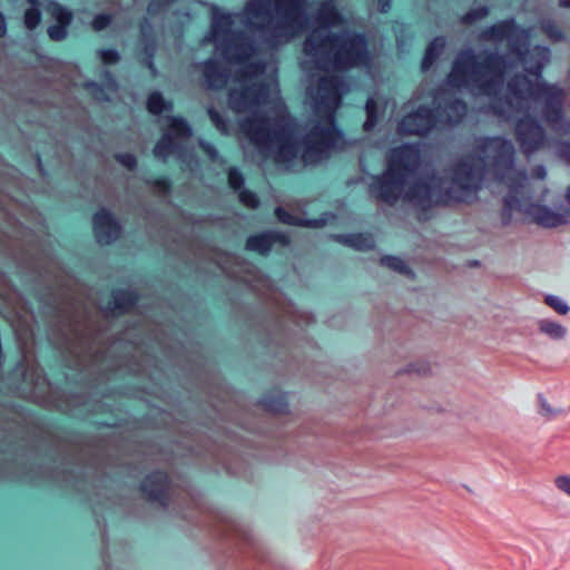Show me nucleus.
I'll return each instance as SVG.
<instances>
[{
    "label": "nucleus",
    "mask_w": 570,
    "mask_h": 570,
    "mask_svg": "<svg viewBox=\"0 0 570 570\" xmlns=\"http://www.w3.org/2000/svg\"><path fill=\"white\" fill-rule=\"evenodd\" d=\"M305 0H250L243 14L212 8L207 41L233 67L252 68L229 94L249 142H343L333 126L344 82L331 71L365 66L364 37L345 29L332 1L311 23Z\"/></svg>",
    "instance_id": "f257e3e1"
},
{
    "label": "nucleus",
    "mask_w": 570,
    "mask_h": 570,
    "mask_svg": "<svg viewBox=\"0 0 570 570\" xmlns=\"http://www.w3.org/2000/svg\"><path fill=\"white\" fill-rule=\"evenodd\" d=\"M514 145H474V148L444 170H435L415 178L404 191V199L419 210V220H426L425 213L434 207H446L466 203L493 180L508 187L503 197L501 222L508 226L514 210L532 218L544 228H554L567 223L563 214L548 206L531 202L525 171L514 166Z\"/></svg>",
    "instance_id": "f03ea898"
},
{
    "label": "nucleus",
    "mask_w": 570,
    "mask_h": 570,
    "mask_svg": "<svg viewBox=\"0 0 570 570\" xmlns=\"http://www.w3.org/2000/svg\"><path fill=\"white\" fill-rule=\"evenodd\" d=\"M508 71L504 59L498 55L475 56L471 49L456 57L448 77L451 89H466L472 95L495 96Z\"/></svg>",
    "instance_id": "7ed1b4c3"
},
{
    "label": "nucleus",
    "mask_w": 570,
    "mask_h": 570,
    "mask_svg": "<svg viewBox=\"0 0 570 570\" xmlns=\"http://www.w3.org/2000/svg\"><path fill=\"white\" fill-rule=\"evenodd\" d=\"M422 145H399L387 155L386 169L373 178L368 187L371 197L394 206L401 198L409 177L422 165Z\"/></svg>",
    "instance_id": "20e7f679"
},
{
    "label": "nucleus",
    "mask_w": 570,
    "mask_h": 570,
    "mask_svg": "<svg viewBox=\"0 0 570 570\" xmlns=\"http://www.w3.org/2000/svg\"><path fill=\"white\" fill-rule=\"evenodd\" d=\"M434 112L420 105L400 121L401 135L424 136L432 129L459 122L466 114V106L450 89H441L431 97Z\"/></svg>",
    "instance_id": "39448f33"
},
{
    "label": "nucleus",
    "mask_w": 570,
    "mask_h": 570,
    "mask_svg": "<svg viewBox=\"0 0 570 570\" xmlns=\"http://www.w3.org/2000/svg\"><path fill=\"white\" fill-rule=\"evenodd\" d=\"M479 39L492 42L507 40L510 49L518 55L524 70L537 79L549 61V49L547 47L537 46L523 52V48L528 47L529 32L518 28L513 20L502 21L485 29L480 33Z\"/></svg>",
    "instance_id": "423d86ee"
},
{
    "label": "nucleus",
    "mask_w": 570,
    "mask_h": 570,
    "mask_svg": "<svg viewBox=\"0 0 570 570\" xmlns=\"http://www.w3.org/2000/svg\"><path fill=\"white\" fill-rule=\"evenodd\" d=\"M539 91L538 83L525 76L515 77L508 83V96L504 101L497 99L491 104L492 109L505 118L513 117L515 110L528 106V101L535 98Z\"/></svg>",
    "instance_id": "0eeeda50"
},
{
    "label": "nucleus",
    "mask_w": 570,
    "mask_h": 570,
    "mask_svg": "<svg viewBox=\"0 0 570 570\" xmlns=\"http://www.w3.org/2000/svg\"><path fill=\"white\" fill-rule=\"evenodd\" d=\"M141 492L148 501L156 502L166 508L169 499V479L164 472L156 471L146 476L141 483Z\"/></svg>",
    "instance_id": "6e6552de"
},
{
    "label": "nucleus",
    "mask_w": 570,
    "mask_h": 570,
    "mask_svg": "<svg viewBox=\"0 0 570 570\" xmlns=\"http://www.w3.org/2000/svg\"><path fill=\"white\" fill-rule=\"evenodd\" d=\"M94 233L97 242L101 245H109L115 242L119 235L121 227L111 213L101 208L94 216Z\"/></svg>",
    "instance_id": "1a4fd4ad"
},
{
    "label": "nucleus",
    "mask_w": 570,
    "mask_h": 570,
    "mask_svg": "<svg viewBox=\"0 0 570 570\" xmlns=\"http://www.w3.org/2000/svg\"><path fill=\"white\" fill-rule=\"evenodd\" d=\"M275 244H279L285 247L289 244V237L285 233L278 230H266L256 235H250L246 239L245 247L247 250L256 252L266 256Z\"/></svg>",
    "instance_id": "9d476101"
},
{
    "label": "nucleus",
    "mask_w": 570,
    "mask_h": 570,
    "mask_svg": "<svg viewBox=\"0 0 570 570\" xmlns=\"http://www.w3.org/2000/svg\"><path fill=\"white\" fill-rule=\"evenodd\" d=\"M258 154L265 156L274 154V160L277 165H284L286 168L294 167V163L301 155L302 145H255Z\"/></svg>",
    "instance_id": "9b49d317"
},
{
    "label": "nucleus",
    "mask_w": 570,
    "mask_h": 570,
    "mask_svg": "<svg viewBox=\"0 0 570 570\" xmlns=\"http://www.w3.org/2000/svg\"><path fill=\"white\" fill-rule=\"evenodd\" d=\"M164 130L161 142H180L191 135V129L185 119L179 117L165 116L160 119Z\"/></svg>",
    "instance_id": "f8f14e48"
},
{
    "label": "nucleus",
    "mask_w": 570,
    "mask_h": 570,
    "mask_svg": "<svg viewBox=\"0 0 570 570\" xmlns=\"http://www.w3.org/2000/svg\"><path fill=\"white\" fill-rule=\"evenodd\" d=\"M275 216L283 224L291 225V226L308 227V228L323 227L331 219L335 218V215L332 213H323L320 218L304 219V218H299V217L288 213L286 209H284L281 206L275 208Z\"/></svg>",
    "instance_id": "ddd939ff"
},
{
    "label": "nucleus",
    "mask_w": 570,
    "mask_h": 570,
    "mask_svg": "<svg viewBox=\"0 0 570 570\" xmlns=\"http://www.w3.org/2000/svg\"><path fill=\"white\" fill-rule=\"evenodd\" d=\"M50 16L59 23L48 28V35L52 40L60 41L66 38V27L71 22L72 13L59 3L52 2L48 7Z\"/></svg>",
    "instance_id": "4468645a"
},
{
    "label": "nucleus",
    "mask_w": 570,
    "mask_h": 570,
    "mask_svg": "<svg viewBox=\"0 0 570 570\" xmlns=\"http://www.w3.org/2000/svg\"><path fill=\"white\" fill-rule=\"evenodd\" d=\"M345 145H302L299 163L303 166L316 165L330 157L334 150H342Z\"/></svg>",
    "instance_id": "2eb2a0df"
},
{
    "label": "nucleus",
    "mask_w": 570,
    "mask_h": 570,
    "mask_svg": "<svg viewBox=\"0 0 570 570\" xmlns=\"http://www.w3.org/2000/svg\"><path fill=\"white\" fill-rule=\"evenodd\" d=\"M112 301L109 304V312H118L124 314L129 312L138 301L136 292L130 289H115L112 291Z\"/></svg>",
    "instance_id": "dca6fc26"
},
{
    "label": "nucleus",
    "mask_w": 570,
    "mask_h": 570,
    "mask_svg": "<svg viewBox=\"0 0 570 570\" xmlns=\"http://www.w3.org/2000/svg\"><path fill=\"white\" fill-rule=\"evenodd\" d=\"M333 238L348 247H352L356 250H371L374 248V239L371 235L367 234H338L334 235Z\"/></svg>",
    "instance_id": "f3484780"
},
{
    "label": "nucleus",
    "mask_w": 570,
    "mask_h": 570,
    "mask_svg": "<svg viewBox=\"0 0 570 570\" xmlns=\"http://www.w3.org/2000/svg\"><path fill=\"white\" fill-rule=\"evenodd\" d=\"M204 76L210 88H220L228 83L226 69L219 67L215 59H210L205 63Z\"/></svg>",
    "instance_id": "a211bd4d"
},
{
    "label": "nucleus",
    "mask_w": 570,
    "mask_h": 570,
    "mask_svg": "<svg viewBox=\"0 0 570 570\" xmlns=\"http://www.w3.org/2000/svg\"><path fill=\"white\" fill-rule=\"evenodd\" d=\"M519 142H540L542 139V129L531 120H520L517 126Z\"/></svg>",
    "instance_id": "6ab92c4d"
},
{
    "label": "nucleus",
    "mask_w": 570,
    "mask_h": 570,
    "mask_svg": "<svg viewBox=\"0 0 570 570\" xmlns=\"http://www.w3.org/2000/svg\"><path fill=\"white\" fill-rule=\"evenodd\" d=\"M261 404L266 411L272 412L274 414H284L287 412L288 407L286 395L281 392H275L265 395L261 400Z\"/></svg>",
    "instance_id": "aec40b11"
},
{
    "label": "nucleus",
    "mask_w": 570,
    "mask_h": 570,
    "mask_svg": "<svg viewBox=\"0 0 570 570\" xmlns=\"http://www.w3.org/2000/svg\"><path fill=\"white\" fill-rule=\"evenodd\" d=\"M147 108L153 115H161L163 112L171 111L173 105L170 101L165 100L161 94L155 91L148 97Z\"/></svg>",
    "instance_id": "412c9836"
},
{
    "label": "nucleus",
    "mask_w": 570,
    "mask_h": 570,
    "mask_svg": "<svg viewBox=\"0 0 570 570\" xmlns=\"http://www.w3.org/2000/svg\"><path fill=\"white\" fill-rule=\"evenodd\" d=\"M538 328L541 333L548 335L552 340H561L567 333L564 326L547 318L538 322Z\"/></svg>",
    "instance_id": "4be33fe9"
},
{
    "label": "nucleus",
    "mask_w": 570,
    "mask_h": 570,
    "mask_svg": "<svg viewBox=\"0 0 570 570\" xmlns=\"http://www.w3.org/2000/svg\"><path fill=\"white\" fill-rule=\"evenodd\" d=\"M445 47V40L443 38H435L430 46L428 47L423 61H422V70H428L438 56L442 52Z\"/></svg>",
    "instance_id": "5701e85b"
},
{
    "label": "nucleus",
    "mask_w": 570,
    "mask_h": 570,
    "mask_svg": "<svg viewBox=\"0 0 570 570\" xmlns=\"http://www.w3.org/2000/svg\"><path fill=\"white\" fill-rule=\"evenodd\" d=\"M381 265L389 267L390 269L397 272L402 275H409L412 273L406 263L395 256H383L380 259Z\"/></svg>",
    "instance_id": "b1692460"
},
{
    "label": "nucleus",
    "mask_w": 570,
    "mask_h": 570,
    "mask_svg": "<svg viewBox=\"0 0 570 570\" xmlns=\"http://www.w3.org/2000/svg\"><path fill=\"white\" fill-rule=\"evenodd\" d=\"M88 87L92 89L94 97L100 101L110 100L111 94L117 89L116 82L111 79L107 81L105 89L99 88L96 83H89Z\"/></svg>",
    "instance_id": "393cba45"
},
{
    "label": "nucleus",
    "mask_w": 570,
    "mask_h": 570,
    "mask_svg": "<svg viewBox=\"0 0 570 570\" xmlns=\"http://www.w3.org/2000/svg\"><path fill=\"white\" fill-rule=\"evenodd\" d=\"M226 531L229 532L232 535H235L237 537L238 539L243 540L244 542L248 543V544H252L253 543V537L249 532V530L235 522V521H229L226 525Z\"/></svg>",
    "instance_id": "a878e982"
},
{
    "label": "nucleus",
    "mask_w": 570,
    "mask_h": 570,
    "mask_svg": "<svg viewBox=\"0 0 570 570\" xmlns=\"http://www.w3.org/2000/svg\"><path fill=\"white\" fill-rule=\"evenodd\" d=\"M29 1L33 7L26 11L24 24L28 29H35L40 22V12L37 8L38 1L37 0H29Z\"/></svg>",
    "instance_id": "bb28decb"
},
{
    "label": "nucleus",
    "mask_w": 570,
    "mask_h": 570,
    "mask_svg": "<svg viewBox=\"0 0 570 570\" xmlns=\"http://www.w3.org/2000/svg\"><path fill=\"white\" fill-rule=\"evenodd\" d=\"M544 303L560 315H566L569 312L567 303L556 295H546Z\"/></svg>",
    "instance_id": "cd10ccee"
},
{
    "label": "nucleus",
    "mask_w": 570,
    "mask_h": 570,
    "mask_svg": "<svg viewBox=\"0 0 570 570\" xmlns=\"http://www.w3.org/2000/svg\"><path fill=\"white\" fill-rule=\"evenodd\" d=\"M185 146L186 145H155L153 153L157 158H161L179 154Z\"/></svg>",
    "instance_id": "c85d7f7f"
},
{
    "label": "nucleus",
    "mask_w": 570,
    "mask_h": 570,
    "mask_svg": "<svg viewBox=\"0 0 570 570\" xmlns=\"http://www.w3.org/2000/svg\"><path fill=\"white\" fill-rule=\"evenodd\" d=\"M365 109H366L367 119L364 122V129L371 130L375 126V122H376V101L374 98L367 99Z\"/></svg>",
    "instance_id": "c756f323"
},
{
    "label": "nucleus",
    "mask_w": 570,
    "mask_h": 570,
    "mask_svg": "<svg viewBox=\"0 0 570 570\" xmlns=\"http://www.w3.org/2000/svg\"><path fill=\"white\" fill-rule=\"evenodd\" d=\"M239 202L250 209H256L261 203L257 195L248 189L239 190Z\"/></svg>",
    "instance_id": "7c9ffc66"
},
{
    "label": "nucleus",
    "mask_w": 570,
    "mask_h": 570,
    "mask_svg": "<svg viewBox=\"0 0 570 570\" xmlns=\"http://www.w3.org/2000/svg\"><path fill=\"white\" fill-rule=\"evenodd\" d=\"M147 184L160 196L167 195L171 187L170 181L166 178L150 179L147 180Z\"/></svg>",
    "instance_id": "2f4dec72"
},
{
    "label": "nucleus",
    "mask_w": 570,
    "mask_h": 570,
    "mask_svg": "<svg viewBox=\"0 0 570 570\" xmlns=\"http://www.w3.org/2000/svg\"><path fill=\"white\" fill-rule=\"evenodd\" d=\"M400 373H406V374H416L419 376H425L431 373V367L425 362H416L412 363L406 366L403 371Z\"/></svg>",
    "instance_id": "473e14b6"
},
{
    "label": "nucleus",
    "mask_w": 570,
    "mask_h": 570,
    "mask_svg": "<svg viewBox=\"0 0 570 570\" xmlns=\"http://www.w3.org/2000/svg\"><path fill=\"white\" fill-rule=\"evenodd\" d=\"M245 179L243 174L235 167L228 170V184L234 190H242Z\"/></svg>",
    "instance_id": "72a5a7b5"
},
{
    "label": "nucleus",
    "mask_w": 570,
    "mask_h": 570,
    "mask_svg": "<svg viewBox=\"0 0 570 570\" xmlns=\"http://www.w3.org/2000/svg\"><path fill=\"white\" fill-rule=\"evenodd\" d=\"M488 13H489V10L485 7L478 8V9H474V10H471L470 12H468L463 17L462 21L466 24H471L478 20L485 18L488 16Z\"/></svg>",
    "instance_id": "f704fd0d"
},
{
    "label": "nucleus",
    "mask_w": 570,
    "mask_h": 570,
    "mask_svg": "<svg viewBox=\"0 0 570 570\" xmlns=\"http://www.w3.org/2000/svg\"><path fill=\"white\" fill-rule=\"evenodd\" d=\"M116 159L129 170H134L137 166V159L132 154L116 155Z\"/></svg>",
    "instance_id": "c9c22d12"
},
{
    "label": "nucleus",
    "mask_w": 570,
    "mask_h": 570,
    "mask_svg": "<svg viewBox=\"0 0 570 570\" xmlns=\"http://www.w3.org/2000/svg\"><path fill=\"white\" fill-rule=\"evenodd\" d=\"M174 0H151L148 4V13L156 14L164 10L165 7L169 6Z\"/></svg>",
    "instance_id": "e433bc0d"
},
{
    "label": "nucleus",
    "mask_w": 570,
    "mask_h": 570,
    "mask_svg": "<svg viewBox=\"0 0 570 570\" xmlns=\"http://www.w3.org/2000/svg\"><path fill=\"white\" fill-rule=\"evenodd\" d=\"M538 399L542 413L549 419L562 413L561 410L552 409L542 395H539Z\"/></svg>",
    "instance_id": "4c0bfd02"
},
{
    "label": "nucleus",
    "mask_w": 570,
    "mask_h": 570,
    "mask_svg": "<svg viewBox=\"0 0 570 570\" xmlns=\"http://www.w3.org/2000/svg\"><path fill=\"white\" fill-rule=\"evenodd\" d=\"M208 115L210 117L212 122L215 125V127L222 131L225 132L227 130V126L225 121L223 120L222 116L215 111L214 109L208 110Z\"/></svg>",
    "instance_id": "58836bf2"
},
{
    "label": "nucleus",
    "mask_w": 570,
    "mask_h": 570,
    "mask_svg": "<svg viewBox=\"0 0 570 570\" xmlns=\"http://www.w3.org/2000/svg\"><path fill=\"white\" fill-rule=\"evenodd\" d=\"M556 487L570 497V475H560L554 480Z\"/></svg>",
    "instance_id": "ea45409f"
},
{
    "label": "nucleus",
    "mask_w": 570,
    "mask_h": 570,
    "mask_svg": "<svg viewBox=\"0 0 570 570\" xmlns=\"http://www.w3.org/2000/svg\"><path fill=\"white\" fill-rule=\"evenodd\" d=\"M111 22V17L108 14H99L92 21V28L97 31L105 29Z\"/></svg>",
    "instance_id": "a19ab883"
},
{
    "label": "nucleus",
    "mask_w": 570,
    "mask_h": 570,
    "mask_svg": "<svg viewBox=\"0 0 570 570\" xmlns=\"http://www.w3.org/2000/svg\"><path fill=\"white\" fill-rule=\"evenodd\" d=\"M99 56H100V59L102 60L104 63L106 65H110V63H115L119 56H118V52L116 50H101L99 52Z\"/></svg>",
    "instance_id": "79ce46f5"
},
{
    "label": "nucleus",
    "mask_w": 570,
    "mask_h": 570,
    "mask_svg": "<svg viewBox=\"0 0 570 570\" xmlns=\"http://www.w3.org/2000/svg\"><path fill=\"white\" fill-rule=\"evenodd\" d=\"M543 29L551 39L558 40L561 38V31L553 23H544Z\"/></svg>",
    "instance_id": "37998d69"
},
{
    "label": "nucleus",
    "mask_w": 570,
    "mask_h": 570,
    "mask_svg": "<svg viewBox=\"0 0 570 570\" xmlns=\"http://www.w3.org/2000/svg\"><path fill=\"white\" fill-rule=\"evenodd\" d=\"M558 155L562 160L570 165V145H559Z\"/></svg>",
    "instance_id": "c03bdc74"
},
{
    "label": "nucleus",
    "mask_w": 570,
    "mask_h": 570,
    "mask_svg": "<svg viewBox=\"0 0 570 570\" xmlns=\"http://www.w3.org/2000/svg\"><path fill=\"white\" fill-rule=\"evenodd\" d=\"M532 174L538 179H544L547 171L546 168L542 165H538L533 168Z\"/></svg>",
    "instance_id": "a18cd8bd"
},
{
    "label": "nucleus",
    "mask_w": 570,
    "mask_h": 570,
    "mask_svg": "<svg viewBox=\"0 0 570 570\" xmlns=\"http://www.w3.org/2000/svg\"><path fill=\"white\" fill-rule=\"evenodd\" d=\"M520 146L522 147V151L525 155H531L532 153L537 151L539 149V147H541L542 145L529 144V145H520Z\"/></svg>",
    "instance_id": "49530a36"
},
{
    "label": "nucleus",
    "mask_w": 570,
    "mask_h": 570,
    "mask_svg": "<svg viewBox=\"0 0 570 570\" xmlns=\"http://www.w3.org/2000/svg\"><path fill=\"white\" fill-rule=\"evenodd\" d=\"M377 6L381 12H386L391 7V0H377Z\"/></svg>",
    "instance_id": "de8ad7c7"
},
{
    "label": "nucleus",
    "mask_w": 570,
    "mask_h": 570,
    "mask_svg": "<svg viewBox=\"0 0 570 570\" xmlns=\"http://www.w3.org/2000/svg\"><path fill=\"white\" fill-rule=\"evenodd\" d=\"M199 146L203 147L209 156H213L214 154H216V149L214 148V145L206 144V145H199Z\"/></svg>",
    "instance_id": "09e8293b"
},
{
    "label": "nucleus",
    "mask_w": 570,
    "mask_h": 570,
    "mask_svg": "<svg viewBox=\"0 0 570 570\" xmlns=\"http://www.w3.org/2000/svg\"><path fill=\"white\" fill-rule=\"evenodd\" d=\"M6 31V23H4V18L3 16L0 13V37L3 36Z\"/></svg>",
    "instance_id": "8fccbe9b"
},
{
    "label": "nucleus",
    "mask_w": 570,
    "mask_h": 570,
    "mask_svg": "<svg viewBox=\"0 0 570 570\" xmlns=\"http://www.w3.org/2000/svg\"><path fill=\"white\" fill-rule=\"evenodd\" d=\"M36 161H37V166H38V169H39V173L41 175H43V168H42V163H41V158L39 155L36 156Z\"/></svg>",
    "instance_id": "3c124183"
},
{
    "label": "nucleus",
    "mask_w": 570,
    "mask_h": 570,
    "mask_svg": "<svg viewBox=\"0 0 570 570\" xmlns=\"http://www.w3.org/2000/svg\"><path fill=\"white\" fill-rule=\"evenodd\" d=\"M141 36H142V38H145V39H147V38H148L147 22H145V23L141 26Z\"/></svg>",
    "instance_id": "603ef678"
},
{
    "label": "nucleus",
    "mask_w": 570,
    "mask_h": 570,
    "mask_svg": "<svg viewBox=\"0 0 570 570\" xmlns=\"http://www.w3.org/2000/svg\"><path fill=\"white\" fill-rule=\"evenodd\" d=\"M559 4L563 8H570V0H559Z\"/></svg>",
    "instance_id": "864d4df0"
},
{
    "label": "nucleus",
    "mask_w": 570,
    "mask_h": 570,
    "mask_svg": "<svg viewBox=\"0 0 570 570\" xmlns=\"http://www.w3.org/2000/svg\"><path fill=\"white\" fill-rule=\"evenodd\" d=\"M566 199H567V203L570 205V186L567 189Z\"/></svg>",
    "instance_id": "5fc2aeb1"
},
{
    "label": "nucleus",
    "mask_w": 570,
    "mask_h": 570,
    "mask_svg": "<svg viewBox=\"0 0 570 570\" xmlns=\"http://www.w3.org/2000/svg\"><path fill=\"white\" fill-rule=\"evenodd\" d=\"M483 142H499V140H492V139H487L484 140ZM501 144H504L507 142L505 140H500Z\"/></svg>",
    "instance_id": "6e6d98bb"
},
{
    "label": "nucleus",
    "mask_w": 570,
    "mask_h": 570,
    "mask_svg": "<svg viewBox=\"0 0 570 570\" xmlns=\"http://www.w3.org/2000/svg\"><path fill=\"white\" fill-rule=\"evenodd\" d=\"M149 68L151 69V71H153V72H155V71H154V66H153V62H151V61L149 62Z\"/></svg>",
    "instance_id": "4d7b16f0"
},
{
    "label": "nucleus",
    "mask_w": 570,
    "mask_h": 570,
    "mask_svg": "<svg viewBox=\"0 0 570 570\" xmlns=\"http://www.w3.org/2000/svg\"><path fill=\"white\" fill-rule=\"evenodd\" d=\"M250 546L254 548V550H257V547H255V542L254 541H253V543Z\"/></svg>",
    "instance_id": "13d9d810"
}]
</instances>
